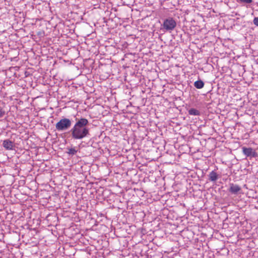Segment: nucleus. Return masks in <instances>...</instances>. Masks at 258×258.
<instances>
[{"instance_id":"f8f14e48","label":"nucleus","mask_w":258,"mask_h":258,"mask_svg":"<svg viewBox=\"0 0 258 258\" xmlns=\"http://www.w3.org/2000/svg\"><path fill=\"white\" fill-rule=\"evenodd\" d=\"M253 23L255 26H258V17L254 18Z\"/></svg>"},{"instance_id":"1a4fd4ad","label":"nucleus","mask_w":258,"mask_h":258,"mask_svg":"<svg viewBox=\"0 0 258 258\" xmlns=\"http://www.w3.org/2000/svg\"><path fill=\"white\" fill-rule=\"evenodd\" d=\"M194 86L197 89H202L204 86V83L201 80H199L194 83Z\"/></svg>"},{"instance_id":"7ed1b4c3","label":"nucleus","mask_w":258,"mask_h":258,"mask_svg":"<svg viewBox=\"0 0 258 258\" xmlns=\"http://www.w3.org/2000/svg\"><path fill=\"white\" fill-rule=\"evenodd\" d=\"M162 28L165 30L166 31H171L176 26V22L171 17H169L165 19L162 25Z\"/></svg>"},{"instance_id":"0eeeda50","label":"nucleus","mask_w":258,"mask_h":258,"mask_svg":"<svg viewBox=\"0 0 258 258\" xmlns=\"http://www.w3.org/2000/svg\"><path fill=\"white\" fill-rule=\"evenodd\" d=\"M218 178V175L215 171H211L209 175V180L211 181H216Z\"/></svg>"},{"instance_id":"f03ea898","label":"nucleus","mask_w":258,"mask_h":258,"mask_svg":"<svg viewBox=\"0 0 258 258\" xmlns=\"http://www.w3.org/2000/svg\"><path fill=\"white\" fill-rule=\"evenodd\" d=\"M72 121L70 119L63 118L56 123L55 128L58 132H62L70 129Z\"/></svg>"},{"instance_id":"ddd939ff","label":"nucleus","mask_w":258,"mask_h":258,"mask_svg":"<svg viewBox=\"0 0 258 258\" xmlns=\"http://www.w3.org/2000/svg\"><path fill=\"white\" fill-rule=\"evenodd\" d=\"M5 113V112L3 111L2 109H0V117H2Z\"/></svg>"},{"instance_id":"9d476101","label":"nucleus","mask_w":258,"mask_h":258,"mask_svg":"<svg viewBox=\"0 0 258 258\" xmlns=\"http://www.w3.org/2000/svg\"><path fill=\"white\" fill-rule=\"evenodd\" d=\"M77 152V151L75 148H70L68 149V151L67 153L70 155L73 156L76 154Z\"/></svg>"},{"instance_id":"6e6552de","label":"nucleus","mask_w":258,"mask_h":258,"mask_svg":"<svg viewBox=\"0 0 258 258\" xmlns=\"http://www.w3.org/2000/svg\"><path fill=\"white\" fill-rule=\"evenodd\" d=\"M188 114L190 115H196L198 116L200 115L201 113L200 111L195 108H190L188 110Z\"/></svg>"},{"instance_id":"9b49d317","label":"nucleus","mask_w":258,"mask_h":258,"mask_svg":"<svg viewBox=\"0 0 258 258\" xmlns=\"http://www.w3.org/2000/svg\"><path fill=\"white\" fill-rule=\"evenodd\" d=\"M237 2L242 4H250L252 2V0H236Z\"/></svg>"},{"instance_id":"39448f33","label":"nucleus","mask_w":258,"mask_h":258,"mask_svg":"<svg viewBox=\"0 0 258 258\" xmlns=\"http://www.w3.org/2000/svg\"><path fill=\"white\" fill-rule=\"evenodd\" d=\"M241 190V188L237 184H235L233 183H230V187L228 191L232 194L237 195Z\"/></svg>"},{"instance_id":"f257e3e1","label":"nucleus","mask_w":258,"mask_h":258,"mask_svg":"<svg viewBox=\"0 0 258 258\" xmlns=\"http://www.w3.org/2000/svg\"><path fill=\"white\" fill-rule=\"evenodd\" d=\"M88 124L89 121L85 118L77 119L75 124L69 132L72 139L75 140H81L88 137L90 135Z\"/></svg>"},{"instance_id":"20e7f679","label":"nucleus","mask_w":258,"mask_h":258,"mask_svg":"<svg viewBox=\"0 0 258 258\" xmlns=\"http://www.w3.org/2000/svg\"><path fill=\"white\" fill-rule=\"evenodd\" d=\"M242 149L243 153L247 157H250L251 158L252 157H256L257 156V154L255 152V150L251 148L243 147Z\"/></svg>"},{"instance_id":"423d86ee","label":"nucleus","mask_w":258,"mask_h":258,"mask_svg":"<svg viewBox=\"0 0 258 258\" xmlns=\"http://www.w3.org/2000/svg\"><path fill=\"white\" fill-rule=\"evenodd\" d=\"M3 146L7 150H12L15 147L14 143L9 139L3 141Z\"/></svg>"}]
</instances>
